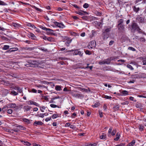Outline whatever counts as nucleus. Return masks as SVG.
Returning a JSON list of instances; mask_svg holds the SVG:
<instances>
[{
	"label": "nucleus",
	"mask_w": 146,
	"mask_h": 146,
	"mask_svg": "<svg viewBox=\"0 0 146 146\" xmlns=\"http://www.w3.org/2000/svg\"><path fill=\"white\" fill-rule=\"evenodd\" d=\"M12 76L15 78H17L19 77V76L16 74L13 73L12 74Z\"/></svg>",
	"instance_id": "40"
},
{
	"label": "nucleus",
	"mask_w": 146,
	"mask_h": 146,
	"mask_svg": "<svg viewBox=\"0 0 146 146\" xmlns=\"http://www.w3.org/2000/svg\"><path fill=\"white\" fill-rule=\"evenodd\" d=\"M27 26L32 27L33 29L36 28V27L33 24L30 23H28L26 24Z\"/></svg>",
	"instance_id": "22"
},
{
	"label": "nucleus",
	"mask_w": 146,
	"mask_h": 146,
	"mask_svg": "<svg viewBox=\"0 0 146 146\" xmlns=\"http://www.w3.org/2000/svg\"><path fill=\"white\" fill-rule=\"evenodd\" d=\"M55 25L57 27L62 29H63L65 27V26L62 23H60L58 22L54 23Z\"/></svg>",
	"instance_id": "3"
},
{
	"label": "nucleus",
	"mask_w": 146,
	"mask_h": 146,
	"mask_svg": "<svg viewBox=\"0 0 146 146\" xmlns=\"http://www.w3.org/2000/svg\"><path fill=\"white\" fill-rule=\"evenodd\" d=\"M108 36L107 35L104 34L103 37V39L105 40L107 39L108 38Z\"/></svg>",
	"instance_id": "56"
},
{
	"label": "nucleus",
	"mask_w": 146,
	"mask_h": 146,
	"mask_svg": "<svg viewBox=\"0 0 146 146\" xmlns=\"http://www.w3.org/2000/svg\"><path fill=\"white\" fill-rule=\"evenodd\" d=\"M121 93L122 94L123 96H125L129 94V92L127 91L123 90L122 91Z\"/></svg>",
	"instance_id": "24"
},
{
	"label": "nucleus",
	"mask_w": 146,
	"mask_h": 146,
	"mask_svg": "<svg viewBox=\"0 0 146 146\" xmlns=\"http://www.w3.org/2000/svg\"><path fill=\"white\" fill-rule=\"evenodd\" d=\"M94 13L97 16H101L102 15L101 12H99L97 10L94 11Z\"/></svg>",
	"instance_id": "21"
},
{
	"label": "nucleus",
	"mask_w": 146,
	"mask_h": 146,
	"mask_svg": "<svg viewBox=\"0 0 146 146\" xmlns=\"http://www.w3.org/2000/svg\"><path fill=\"white\" fill-rule=\"evenodd\" d=\"M23 121L28 124H29L30 122V120L26 118L23 119Z\"/></svg>",
	"instance_id": "37"
},
{
	"label": "nucleus",
	"mask_w": 146,
	"mask_h": 146,
	"mask_svg": "<svg viewBox=\"0 0 146 146\" xmlns=\"http://www.w3.org/2000/svg\"><path fill=\"white\" fill-rule=\"evenodd\" d=\"M17 127L18 128L19 130H24L25 129V128L22 125H19Z\"/></svg>",
	"instance_id": "28"
},
{
	"label": "nucleus",
	"mask_w": 146,
	"mask_h": 146,
	"mask_svg": "<svg viewBox=\"0 0 146 146\" xmlns=\"http://www.w3.org/2000/svg\"><path fill=\"white\" fill-rule=\"evenodd\" d=\"M50 106L52 108H56L57 107V105L54 104H51L50 105Z\"/></svg>",
	"instance_id": "61"
},
{
	"label": "nucleus",
	"mask_w": 146,
	"mask_h": 146,
	"mask_svg": "<svg viewBox=\"0 0 146 146\" xmlns=\"http://www.w3.org/2000/svg\"><path fill=\"white\" fill-rule=\"evenodd\" d=\"M49 97L48 96H43V98L44 99V100L46 101H48V97Z\"/></svg>",
	"instance_id": "49"
},
{
	"label": "nucleus",
	"mask_w": 146,
	"mask_h": 146,
	"mask_svg": "<svg viewBox=\"0 0 146 146\" xmlns=\"http://www.w3.org/2000/svg\"><path fill=\"white\" fill-rule=\"evenodd\" d=\"M118 26L119 27L118 29L119 30H123L124 29L125 27L124 25L121 24L119 25H118Z\"/></svg>",
	"instance_id": "30"
},
{
	"label": "nucleus",
	"mask_w": 146,
	"mask_h": 146,
	"mask_svg": "<svg viewBox=\"0 0 146 146\" xmlns=\"http://www.w3.org/2000/svg\"><path fill=\"white\" fill-rule=\"evenodd\" d=\"M85 53L87 54L90 55L91 54L90 52L88 50H86L85 51Z\"/></svg>",
	"instance_id": "57"
},
{
	"label": "nucleus",
	"mask_w": 146,
	"mask_h": 146,
	"mask_svg": "<svg viewBox=\"0 0 146 146\" xmlns=\"http://www.w3.org/2000/svg\"><path fill=\"white\" fill-rule=\"evenodd\" d=\"M83 53V52L78 51V50H75L74 52V54L75 55H79L80 56H82Z\"/></svg>",
	"instance_id": "9"
},
{
	"label": "nucleus",
	"mask_w": 146,
	"mask_h": 146,
	"mask_svg": "<svg viewBox=\"0 0 146 146\" xmlns=\"http://www.w3.org/2000/svg\"><path fill=\"white\" fill-rule=\"evenodd\" d=\"M60 98V97L59 96H58L57 97H54L51 98V100L50 101L49 103H55V102L54 101V100L58 99L59 98Z\"/></svg>",
	"instance_id": "17"
},
{
	"label": "nucleus",
	"mask_w": 146,
	"mask_h": 146,
	"mask_svg": "<svg viewBox=\"0 0 146 146\" xmlns=\"http://www.w3.org/2000/svg\"><path fill=\"white\" fill-rule=\"evenodd\" d=\"M39 27L40 28L44 30H50V31H52L51 29L50 28H46L45 27H44L42 25H40L39 26Z\"/></svg>",
	"instance_id": "25"
},
{
	"label": "nucleus",
	"mask_w": 146,
	"mask_h": 146,
	"mask_svg": "<svg viewBox=\"0 0 146 146\" xmlns=\"http://www.w3.org/2000/svg\"><path fill=\"white\" fill-rule=\"evenodd\" d=\"M24 142L25 143V145H26L30 146L31 145V144L29 142L27 141H25Z\"/></svg>",
	"instance_id": "54"
},
{
	"label": "nucleus",
	"mask_w": 146,
	"mask_h": 146,
	"mask_svg": "<svg viewBox=\"0 0 146 146\" xmlns=\"http://www.w3.org/2000/svg\"><path fill=\"white\" fill-rule=\"evenodd\" d=\"M97 143H90V146H96L97 145Z\"/></svg>",
	"instance_id": "64"
},
{
	"label": "nucleus",
	"mask_w": 146,
	"mask_h": 146,
	"mask_svg": "<svg viewBox=\"0 0 146 146\" xmlns=\"http://www.w3.org/2000/svg\"><path fill=\"white\" fill-rule=\"evenodd\" d=\"M140 131H142L143 130L144 126L142 125H140L139 127Z\"/></svg>",
	"instance_id": "35"
},
{
	"label": "nucleus",
	"mask_w": 146,
	"mask_h": 146,
	"mask_svg": "<svg viewBox=\"0 0 146 146\" xmlns=\"http://www.w3.org/2000/svg\"><path fill=\"white\" fill-rule=\"evenodd\" d=\"M75 13L81 16L84 15V14L83 13V12L80 11H76Z\"/></svg>",
	"instance_id": "42"
},
{
	"label": "nucleus",
	"mask_w": 146,
	"mask_h": 146,
	"mask_svg": "<svg viewBox=\"0 0 146 146\" xmlns=\"http://www.w3.org/2000/svg\"><path fill=\"white\" fill-rule=\"evenodd\" d=\"M112 60L111 59V58H107L106 60H104L105 64H110L111 61Z\"/></svg>",
	"instance_id": "23"
},
{
	"label": "nucleus",
	"mask_w": 146,
	"mask_h": 146,
	"mask_svg": "<svg viewBox=\"0 0 146 146\" xmlns=\"http://www.w3.org/2000/svg\"><path fill=\"white\" fill-rule=\"evenodd\" d=\"M112 128L111 127H110L108 131V134H110L111 133V131H112Z\"/></svg>",
	"instance_id": "63"
},
{
	"label": "nucleus",
	"mask_w": 146,
	"mask_h": 146,
	"mask_svg": "<svg viewBox=\"0 0 146 146\" xmlns=\"http://www.w3.org/2000/svg\"><path fill=\"white\" fill-rule=\"evenodd\" d=\"M128 50L132 51H136V49L132 47H129L128 48Z\"/></svg>",
	"instance_id": "41"
},
{
	"label": "nucleus",
	"mask_w": 146,
	"mask_h": 146,
	"mask_svg": "<svg viewBox=\"0 0 146 146\" xmlns=\"http://www.w3.org/2000/svg\"><path fill=\"white\" fill-rule=\"evenodd\" d=\"M43 124V123L41 122V121H35L34 124L33 125H34L37 126L38 125H42Z\"/></svg>",
	"instance_id": "10"
},
{
	"label": "nucleus",
	"mask_w": 146,
	"mask_h": 146,
	"mask_svg": "<svg viewBox=\"0 0 146 146\" xmlns=\"http://www.w3.org/2000/svg\"><path fill=\"white\" fill-rule=\"evenodd\" d=\"M116 129L113 130V131H112L111 133V135L112 136H113L114 135H115V133H116Z\"/></svg>",
	"instance_id": "52"
},
{
	"label": "nucleus",
	"mask_w": 146,
	"mask_h": 146,
	"mask_svg": "<svg viewBox=\"0 0 146 146\" xmlns=\"http://www.w3.org/2000/svg\"><path fill=\"white\" fill-rule=\"evenodd\" d=\"M9 46L8 45H5L4 47L2 48V49L3 50H7L9 49Z\"/></svg>",
	"instance_id": "39"
},
{
	"label": "nucleus",
	"mask_w": 146,
	"mask_h": 146,
	"mask_svg": "<svg viewBox=\"0 0 146 146\" xmlns=\"http://www.w3.org/2000/svg\"><path fill=\"white\" fill-rule=\"evenodd\" d=\"M89 65V64H87V66L85 67H83L82 68H84V69H86L88 68H89L90 70H92V68H93V66H89L88 65Z\"/></svg>",
	"instance_id": "38"
},
{
	"label": "nucleus",
	"mask_w": 146,
	"mask_h": 146,
	"mask_svg": "<svg viewBox=\"0 0 146 146\" xmlns=\"http://www.w3.org/2000/svg\"><path fill=\"white\" fill-rule=\"evenodd\" d=\"M16 107L17 105L15 103H12L9 104H7V106H4L3 107L2 110L1 108V112L2 111L3 112H5L6 111V110L8 109V108H15Z\"/></svg>",
	"instance_id": "1"
},
{
	"label": "nucleus",
	"mask_w": 146,
	"mask_h": 146,
	"mask_svg": "<svg viewBox=\"0 0 146 146\" xmlns=\"http://www.w3.org/2000/svg\"><path fill=\"white\" fill-rule=\"evenodd\" d=\"M113 109L115 111L118 110L119 109V107L118 105H115L113 107Z\"/></svg>",
	"instance_id": "33"
},
{
	"label": "nucleus",
	"mask_w": 146,
	"mask_h": 146,
	"mask_svg": "<svg viewBox=\"0 0 146 146\" xmlns=\"http://www.w3.org/2000/svg\"><path fill=\"white\" fill-rule=\"evenodd\" d=\"M136 107L138 108H140L142 107V105L141 104H136Z\"/></svg>",
	"instance_id": "59"
},
{
	"label": "nucleus",
	"mask_w": 146,
	"mask_h": 146,
	"mask_svg": "<svg viewBox=\"0 0 146 146\" xmlns=\"http://www.w3.org/2000/svg\"><path fill=\"white\" fill-rule=\"evenodd\" d=\"M11 26L16 28H18L20 27L21 25L17 23H11Z\"/></svg>",
	"instance_id": "14"
},
{
	"label": "nucleus",
	"mask_w": 146,
	"mask_h": 146,
	"mask_svg": "<svg viewBox=\"0 0 146 146\" xmlns=\"http://www.w3.org/2000/svg\"><path fill=\"white\" fill-rule=\"evenodd\" d=\"M68 40H67L66 42L65 43L66 45L68 46H69V44L71 42L72 40L70 39V38H68Z\"/></svg>",
	"instance_id": "34"
},
{
	"label": "nucleus",
	"mask_w": 146,
	"mask_h": 146,
	"mask_svg": "<svg viewBox=\"0 0 146 146\" xmlns=\"http://www.w3.org/2000/svg\"><path fill=\"white\" fill-rule=\"evenodd\" d=\"M116 137L114 138V140L115 141H117L119 139L120 136V133L119 132H117L116 133Z\"/></svg>",
	"instance_id": "19"
},
{
	"label": "nucleus",
	"mask_w": 146,
	"mask_h": 146,
	"mask_svg": "<svg viewBox=\"0 0 146 146\" xmlns=\"http://www.w3.org/2000/svg\"><path fill=\"white\" fill-rule=\"evenodd\" d=\"M11 93L13 94L14 96H17L18 94V92H17L14 90L11 91Z\"/></svg>",
	"instance_id": "43"
},
{
	"label": "nucleus",
	"mask_w": 146,
	"mask_h": 146,
	"mask_svg": "<svg viewBox=\"0 0 146 146\" xmlns=\"http://www.w3.org/2000/svg\"><path fill=\"white\" fill-rule=\"evenodd\" d=\"M135 143V141L133 139L131 142L129 143L127 145V146H133Z\"/></svg>",
	"instance_id": "20"
},
{
	"label": "nucleus",
	"mask_w": 146,
	"mask_h": 146,
	"mask_svg": "<svg viewBox=\"0 0 146 146\" xmlns=\"http://www.w3.org/2000/svg\"><path fill=\"white\" fill-rule=\"evenodd\" d=\"M7 113L9 114H11L13 112V110L11 109H7L6 110H7Z\"/></svg>",
	"instance_id": "53"
},
{
	"label": "nucleus",
	"mask_w": 146,
	"mask_h": 146,
	"mask_svg": "<svg viewBox=\"0 0 146 146\" xmlns=\"http://www.w3.org/2000/svg\"><path fill=\"white\" fill-rule=\"evenodd\" d=\"M72 5L76 8L78 9H80V7L78 6L76 4H72Z\"/></svg>",
	"instance_id": "50"
},
{
	"label": "nucleus",
	"mask_w": 146,
	"mask_h": 146,
	"mask_svg": "<svg viewBox=\"0 0 146 146\" xmlns=\"http://www.w3.org/2000/svg\"><path fill=\"white\" fill-rule=\"evenodd\" d=\"M103 98L111 100L112 98V97L111 96H109L107 95H104Z\"/></svg>",
	"instance_id": "36"
},
{
	"label": "nucleus",
	"mask_w": 146,
	"mask_h": 146,
	"mask_svg": "<svg viewBox=\"0 0 146 146\" xmlns=\"http://www.w3.org/2000/svg\"><path fill=\"white\" fill-rule=\"evenodd\" d=\"M40 110L42 112H44V110H45L46 108V107L45 106H42L40 107Z\"/></svg>",
	"instance_id": "45"
},
{
	"label": "nucleus",
	"mask_w": 146,
	"mask_h": 146,
	"mask_svg": "<svg viewBox=\"0 0 146 146\" xmlns=\"http://www.w3.org/2000/svg\"><path fill=\"white\" fill-rule=\"evenodd\" d=\"M12 88L14 90H17L18 92H19L21 93H23V90L22 89L19 87L18 86H13Z\"/></svg>",
	"instance_id": "5"
},
{
	"label": "nucleus",
	"mask_w": 146,
	"mask_h": 146,
	"mask_svg": "<svg viewBox=\"0 0 146 146\" xmlns=\"http://www.w3.org/2000/svg\"><path fill=\"white\" fill-rule=\"evenodd\" d=\"M3 92H5V95H6L8 93V90L6 89H4L3 90H2Z\"/></svg>",
	"instance_id": "48"
},
{
	"label": "nucleus",
	"mask_w": 146,
	"mask_h": 146,
	"mask_svg": "<svg viewBox=\"0 0 146 146\" xmlns=\"http://www.w3.org/2000/svg\"><path fill=\"white\" fill-rule=\"evenodd\" d=\"M29 105H34L37 107H39V105L36 102L32 100H29L26 102Z\"/></svg>",
	"instance_id": "4"
},
{
	"label": "nucleus",
	"mask_w": 146,
	"mask_h": 146,
	"mask_svg": "<svg viewBox=\"0 0 146 146\" xmlns=\"http://www.w3.org/2000/svg\"><path fill=\"white\" fill-rule=\"evenodd\" d=\"M73 96L75 97H78V98H82L84 97L83 95L80 93H75L73 94Z\"/></svg>",
	"instance_id": "6"
},
{
	"label": "nucleus",
	"mask_w": 146,
	"mask_h": 146,
	"mask_svg": "<svg viewBox=\"0 0 146 146\" xmlns=\"http://www.w3.org/2000/svg\"><path fill=\"white\" fill-rule=\"evenodd\" d=\"M58 114H54L51 117H52L53 119L56 118L58 117Z\"/></svg>",
	"instance_id": "44"
},
{
	"label": "nucleus",
	"mask_w": 146,
	"mask_h": 146,
	"mask_svg": "<svg viewBox=\"0 0 146 146\" xmlns=\"http://www.w3.org/2000/svg\"><path fill=\"white\" fill-rule=\"evenodd\" d=\"M127 67L129 68L131 70H133V68L132 66L128 64L127 65Z\"/></svg>",
	"instance_id": "51"
},
{
	"label": "nucleus",
	"mask_w": 146,
	"mask_h": 146,
	"mask_svg": "<svg viewBox=\"0 0 146 146\" xmlns=\"http://www.w3.org/2000/svg\"><path fill=\"white\" fill-rule=\"evenodd\" d=\"M61 86L58 85H56L55 87V89L56 91H60L62 90Z\"/></svg>",
	"instance_id": "26"
},
{
	"label": "nucleus",
	"mask_w": 146,
	"mask_h": 146,
	"mask_svg": "<svg viewBox=\"0 0 146 146\" xmlns=\"http://www.w3.org/2000/svg\"><path fill=\"white\" fill-rule=\"evenodd\" d=\"M29 37L33 40L35 39L36 37L35 36L33 33H30L29 35Z\"/></svg>",
	"instance_id": "18"
},
{
	"label": "nucleus",
	"mask_w": 146,
	"mask_h": 146,
	"mask_svg": "<svg viewBox=\"0 0 146 146\" xmlns=\"http://www.w3.org/2000/svg\"><path fill=\"white\" fill-rule=\"evenodd\" d=\"M131 30L134 31H137L139 33H142L141 29L139 27L137 24L135 23H132L131 25Z\"/></svg>",
	"instance_id": "2"
},
{
	"label": "nucleus",
	"mask_w": 146,
	"mask_h": 146,
	"mask_svg": "<svg viewBox=\"0 0 146 146\" xmlns=\"http://www.w3.org/2000/svg\"><path fill=\"white\" fill-rule=\"evenodd\" d=\"M82 18L84 20H87L88 17L87 16H84L82 17Z\"/></svg>",
	"instance_id": "58"
},
{
	"label": "nucleus",
	"mask_w": 146,
	"mask_h": 146,
	"mask_svg": "<svg viewBox=\"0 0 146 146\" xmlns=\"http://www.w3.org/2000/svg\"><path fill=\"white\" fill-rule=\"evenodd\" d=\"M89 4L87 3H85L83 5V7L86 9L88 8L89 7Z\"/></svg>",
	"instance_id": "47"
},
{
	"label": "nucleus",
	"mask_w": 146,
	"mask_h": 146,
	"mask_svg": "<svg viewBox=\"0 0 146 146\" xmlns=\"http://www.w3.org/2000/svg\"><path fill=\"white\" fill-rule=\"evenodd\" d=\"M133 11L136 13H138L140 10V8L136 6H133L132 7Z\"/></svg>",
	"instance_id": "8"
},
{
	"label": "nucleus",
	"mask_w": 146,
	"mask_h": 146,
	"mask_svg": "<svg viewBox=\"0 0 146 146\" xmlns=\"http://www.w3.org/2000/svg\"><path fill=\"white\" fill-rule=\"evenodd\" d=\"M143 65H146V58H143Z\"/></svg>",
	"instance_id": "55"
},
{
	"label": "nucleus",
	"mask_w": 146,
	"mask_h": 146,
	"mask_svg": "<svg viewBox=\"0 0 146 146\" xmlns=\"http://www.w3.org/2000/svg\"><path fill=\"white\" fill-rule=\"evenodd\" d=\"M89 45L90 46L91 48H93L96 45V43L94 41H91L89 43Z\"/></svg>",
	"instance_id": "16"
},
{
	"label": "nucleus",
	"mask_w": 146,
	"mask_h": 146,
	"mask_svg": "<svg viewBox=\"0 0 146 146\" xmlns=\"http://www.w3.org/2000/svg\"><path fill=\"white\" fill-rule=\"evenodd\" d=\"M123 20L122 19L118 20V24L117 25H120L122 24L123 23Z\"/></svg>",
	"instance_id": "32"
},
{
	"label": "nucleus",
	"mask_w": 146,
	"mask_h": 146,
	"mask_svg": "<svg viewBox=\"0 0 146 146\" xmlns=\"http://www.w3.org/2000/svg\"><path fill=\"white\" fill-rule=\"evenodd\" d=\"M52 31H50V30H46L47 31V34L48 35H54V33H52V32H53V31L51 29Z\"/></svg>",
	"instance_id": "29"
},
{
	"label": "nucleus",
	"mask_w": 146,
	"mask_h": 146,
	"mask_svg": "<svg viewBox=\"0 0 146 146\" xmlns=\"http://www.w3.org/2000/svg\"><path fill=\"white\" fill-rule=\"evenodd\" d=\"M106 135H102L100 136V138L102 139H106Z\"/></svg>",
	"instance_id": "46"
},
{
	"label": "nucleus",
	"mask_w": 146,
	"mask_h": 146,
	"mask_svg": "<svg viewBox=\"0 0 146 146\" xmlns=\"http://www.w3.org/2000/svg\"><path fill=\"white\" fill-rule=\"evenodd\" d=\"M3 129L4 130H5L6 131L10 133H13V129H5V128H4Z\"/></svg>",
	"instance_id": "31"
},
{
	"label": "nucleus",
	"mask_w": 146,
	"mask_h": 146,
	"mask_svg": "<svg viewBox=\"0 0 146 146\" xmlns=\"http://www.w3.org/2000/svg\"><path fill=\"white\" fill-rule=\"evenodd\" d=\"M1 39L2 40H6L8 39L6 37L4 36H1Z\"/></svg>",
	"instance_id": "62"
},
{
	"label": "nucleus",
	"mask_w": 146,
	"mask_h": 146,
	"mask_svg": "<svg viewBox=\"0 0 146 146\" xmlns=\"http://www.w3.org/2000/svg\"><path fill=\"white\" fill-rule=\"evenodd\" d=\"M18 50V48L17 47H15L11 48L9 49L7 51L8 52H15Z\"/></svg>",
	"instance_id": "13"
},
{
	"label": "nucleus",
	"mask_w": 146,
	"mask_h": 146,
	"mask_svg": "<svg viewBox=\"0 0 146 146\" xmlns=\"http://www.w3.org/2000/svg\"><path fill=\"white\" fill-rule=\"evenodd\" d=\"M31 107L30 106L28 105L25 106L23 108L24 112H27L30 111Z\"/></svg>",
	"instance_id": "7"
},
{
	"label": "nucleus",
	"mask_w": 146,
	"mask_h": 146,
	"mask_svg": "<svg viewBox=\"0 0 146 146\" xmlns=\"http://www.w3.org/2000/svg\"><path fill=\"white\" fill-rule=\"evenodd\" d=\"M29 92H32L33 93H36L37 90L34 88H31V90H28Z\"/></svg>",
	"instance_id": "27"
},
{
	"label": "nucleus",
	"mask_w": 146,
	"mask_h": 146,
	"mask_svg": "<svg viewBox=\"0 0 146 146\" xmlns=\"http://www.w3.org/2000/svg\"><path fill=\"white\" fill-rule=\"evenodd\" d=\"M53 38L51 37H47V40L49 41H52L53 40Z\"/></svg>",
	"instance_id": "60"
},
{
	"label": "nucleus",
	"mask_w": 146,
	"mask_h": 146,
	"mask_svg": "<svg viewBox=\"0 0 146 146\" xmlns=\"http://www.w3.org/2000/svg\"><path fill=\"white\" fill-rule=\"evenodd\" d=\"M136 19L139 21V23H142L144 22L145 19L144 18L141 17H137Z\"/></svg>",
	"instance_id": "12"
},
{
	"label": "nucleus",
	"mask_w": 146,
	"mask_h": 146,
	"mask_svg": "<svg viewBox=\"0 0 146 146\" xmlns=\"http://www.w3.org/2000/svg\"><path fill=\"white\" fill-rule=\"evenodd\" d=\"M1 30L2 31L1 32V34H3L6 35V33L7 32V29H6L1 27Z\"/></svg>",
	"instance_id": "11"
},
{
	"label": "nucleus",
	"mask_w": 146,
	"mask_h": 146,
	"mask_svg": "<svg viewBox=\"0 0 146 146\" xmlns=\"http://www.w3.org/2000/svg\"><path fill=\"white\" fill-rule=\"evenodd\" d=\"M1 84H3L6 86H8L9 85V82L8 81H6L4 80H1Z\"/></svg>",
	"instance_id": "15"
}]
</instances>
